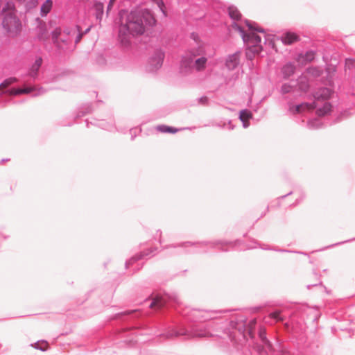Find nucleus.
<instances>
[{
	"mask_svg": "<svg viewBox=\"0 0 355 355\" xmlns=\"http://www.w3.org/2000/svg\"><path fill=\"white\" fill-rule=\"evenodd\" d=\"M345 242H346V241H342V242H340V243H338V244L344 243H345Z\"/></svg>",
	"mask_w": 355,
	"mask_h": 355,
	"instance_id": "e2e57ef3",
	"label": "nucleus"
},
{
	"mask_svg": "<svg viewBox=\"0 0 355 355\" xmlns=\"http://www.w3.org/2000/svg\"><path fill=\"white\" fill-rule=\"evenodd\" d=\"M355 67V60L351 59V58H347L345 60V68H348L349 69H351V68H353Z\"/></svg>",
	"mask_w": 355,
	"mask_h": 355,
	"instance_id": "c9c22d12",
	"label": "nucleus"
},
{
	"mask_svg": "<svg viewBox=\"0 0 355 355\" xmlns=\"http://www.w3.org/2000/svg\"><path fill=\"white\" fill-rule=\"evenodd\" d=\"M279 251H281V252H290L289 250H280Z\"/></svg>",
	"mask_w": 355,
	"mask_h": 355,
	"instance_id": "13d9d810",
	"label": "nucleus"
},
{
	"mask_svg": "<svg viewBox=\"0 0 355 355\" xmlns=\"http://www.w3.org/2000/svg\"><path fill=\"white\" fill-rule=\"evenodd\" d=\"M297 87L301 92H307L310 87L308 78L303 75L299 76L297 79Z\"/></svg>",
	"mask_w": 355,
	"mask_h": 355,
	"instance_id": "a211bd4d",
	"label": "nucleus"
},
{
	"mask_svg": "<svg viewBox=\"0 0 355 355\" xmlns=\"http://www.w3.org/2000/svg\"><path fill=\"white\" fill-rule=\"evenodd\" d=\"M194 35H195V34L193 33L191 34L192 37H193V38H194Z\"/></svg>",
	"mask_w": 355,
	"mask_h": 355,
	"instance_id": "0e129e2a",
	"label": "nucleus"
},
{
	"mask_svg": "<svg viewBox=\"0 0 355 355\" xmlns=\"http://www.w3.org/2000/svg\"><path fill=\"white\" fill-rule=\"evenodd\" d=\"M240 62V52L229 55L225 60V67L228 70L232 71L235 69L239 64Z\"/></svg>",
	"mask_w": 355,
	"mask_h": 355,
	"instance_id": "ddd939ff",
	"label": "nucleus"
},
{
	"mask_svg": "<svg viewBox=\"0 0 355 355\" xmlns=\"http://www.w3.org/2000/svg\"><path fill=\"white\" fill-rule=\"evenodd\" d=\"M78 31V26L67 27L63 30L60 27L55 28L51 32L52 41L55 46L60 51H72L70 45L72 39Z\"/></svg>",
	"mask_w": 355,
	"mask_h": 355,
	"instance_id": "7ed1b4c3",
	"label": "nucleus"
},
{
	"mask_svg": "<svg viewBox=\"0 0 355 355\" xmlns=\"http://www.w3.org/2000/svg\"><path fill=\"white\" fill-rule=\"evenodd\" d=\"M113 3H114V1L112 0H110L109 3L107 6V12H108L112 9V8L113 6Z\"/></svg>",
	"mask_w": 355,
	"mask_h": 355,
	"instance_id": "37998d69",
	"label": "nucleus"
},
{
	"mask_svg": "<svg viewBox=\"0 0 355 355\" xmlns=\"http://www.w3.org/2000/svg\"><path fill=\"white\" fill-rule=\"evenodd\" d=\"M164 59V52L161 49H156L154 55L149 60V71H155L162 66Z\"/></svg>",
	"mask_w": 355,
	"mask_h": 355,
	"instance_id": "1a4fd4ad",
	"label": "nucleus"
},
{
	"mask_svg": "<svg viewBox=\"0 0 355 355\" xmlns=\"http://www.w3.org/2000/svg\"><path fill=\"white\" fill-rule=\"evenodd\" d=\"M318 284H321V282H319L318 283H316V284H309L307 285V288L308 289H310L311 288L313 287V286H318Z\"/></svg>",
	"mask_w": 355,
	"mask_h": 355,
	"instance_id": "49530a36",
	"label": "nucleus"
},
{
	"mask_svg": "<svg viewBox=\"0 0 355 355\" xmlns=\"http://www.w3.org/2000/svg\"><path fill=\"white\" fill-rule=\"evenodd\" d=\"M259 337L262 343L261 346H257V352L259 355H272V347L266 337V331L264 327H261L259 328Z\"/></svg>",
	"mask_w": 355,
	"mask_h": 355,
	"instance_id": "0eeeda50",
	"label": "nucleus"
},
{
	"mask_svg": "<svg viewBox=\"0 0 355 355\" xmlns=\"http://www.w3.org/2000/svg\"><path fill=\"white\" fill-rule=\"evenodd\" d=\"M350 84L352 86V92L350 93L352 95L355 96V77L354 78V80L351 81Z\"/></svg>",
	"mask_w": 355,
	"mask_h": 355,
	"instance_id": "79ce46f5",
	"label": "nucleus"
},
{
	"mask_svg": "<svg viewBox=\"0 0 355 355\" xmlns=\"http://www.w3.org/2000/svg\"><path fill=\"white\" fill-rule=\"evenodd\" d=\"M256 320L255 319H253L250 322H249V325L252 326V325H255L256 324Z\"/></svg>",
	"mask_w": 355,
	"mask_h": 355,
	"instance_id": "09e8293b",
	"label": "nucleus"
},
{
	"mask_svg": "<svg viewBox=\"0 0 355 355\" xmlns=\"http://www.w3.org/2000/svg\"><path fill=\"white\" fill-rule=\"evenodd\" d=\"M97 125H98L99 127H101V128L103 129H106V130H108L110 131H111L113 128V127L112 125H105V122L103 121H101L98 122V124H96Z\"/></svg>",
	"mask_w": 355,
	"mask_h": 355,
	"instance_id": "4c0bfd02",
	"label": "nucleus"
},
{
	"mask_svg": "<svg viewBox=\"0 0 355 355\" xmlns=\"http://www.w3.org/2000/svg\"><path fill=\"white\" fill-rule=\"evenodd\" d=\"M241 323L239 324L237 327H235V328L238 329L239 331L243 332L245 330L246 327V321L245 320H241Z\"/></svg>",
	"mask_w": 355,
	"mask_h": 355,
	"instance_id": "58836bf2",
	"label": "nucleus"
},
{
	"mask_svg": "<svg viewBox=\"0 0 355 355\" xmlns=\"http://www.w3.org/2000/svg\"><path fill=\"white\" fill-rule=\"evenodd\" d=\"M189 245H190L191 246H193V245H194L195 244L191 243H190V242H187V243H182L181 245H184V246L187 247V246H188Z\"/></svg>",
	"mask_w": 355,
	"mask_h": 355,
	"instance_id": "de8ad7c7",
	"label": "nucleus"
},
{
	"mask_svg": "<svg viewBox=\"0 0 355 355\" xmlns=\"http://www.w3.org/2000/svg\"><path fill=\"white\" fill-rule=\"evenodd\" d=\"M246 26L250 31H254L259 33H264L265 31L262 28H256L257 24L255 22L251 21L250 20H245Z\"/></svg>",
	"mask_w": 355,
	"mask_h": 355,
	"instance_id": "c756f323",
	"label": "nucleus"
},
{
	"mask_svg": "<svg viewBox=\"0 0 355 355\" xmlns=\"http://www.w3.org/2000/svg\"><path fill=\"white\" fill-rule=\"evenodd\" d=\"M42 64V58L38 57L36 58L35 62L32 64L28 71V76L33 79H35L37 77L38 71Z\"/></svg>",
	"mask_w": 355,
	"mask_h": 355,
	"instance_id": "dca6fc26",
	"label": "nucleus"
},
{
	"mask_svg": "<svg viewBox=\"0 0 355 355\" xmlns=\"http://www.w3.org/2000/svg\"><path fill=\"white\" fill-rule=\"evenodd\" d=\"M246 121H244V122H243V125L244 128H247L248 126V124L246 123Z\"/></svg>",
	"mask_w": 355,
	"mask_h": 355,
	"instance_id": "3c124183",
	"label": "nucleus"
},
{
	"mask_svg": "<svg viewBox=\"0 0 355 355\" xmlns=\"http://www.w3.org/2000/svg\"><path fill=\"white\" fill-rule=\"evenodd\" d=\"M96 19L101 20L104 12V5L101 2H96L94 5Z\"/></svg>",
	"mask_w": 355,
	"mask_h": 355,
	"instance_id": "b1692460",
	"label": "nucleus"
},
{
	"mask_svg": "<svg viewBox=\"0 0 355 355\" xmlns=\"http://www.w3.org/2000/svg\"><path fill=\"white\" fill-rule=\"evenodd\" d=\"M269 318L271 320H273L275 322H282L285 320V318L281 315V312L279 311H275L270 313Z\"/></svg>",
	"mask_w": 355,
	"mask_h": 355,
	"instance_id": "cd10ccee",
	"label": "nucleus"
},
{
	"mask_svg": "<svg viewBox=\"0 0 355 355\" xmlns=\"http://www.w3.org/2000/svg\"><path fill=\"white\" fill-rule=\"evenodd\" d=\"M309 128L317 129L322 127L321 121L318 119H314L308 121L307 123Z\"/></svg>",
	"mask_w": 355,
	"mask_h": 355,
	"instance_id": "2f4dec72",
	"label": "nucleus"
},
{
	"mask_svg": "<svg viewBox=\"0 0 355 355\" xmlns=\"http://www.w3.org/2000/svg\"><path fill=\"white\" fill-rule=\"evenodd\" d=\"M37 25L35 28L36 37L40 41L45 42L49 38L46 24L39 18L37 19Z\"/></svg>",
	"mask_w": 355,
	"mask_h": 355,
	"instance_id": "f8f14e48",
	"label": "nucleus"
},
{
	"mask_svg": "<svg viewBox=\"0 0 355 355\" xmlns=\"http://www.w3.org/2000/svg\"><path fill=\"white\" fill-rule=\"evenodd\" d=\"M228 15L234 21V23H236L235 21H239L241 18V14L238 10V8L234 6H230L228 8Z\"/></svg>",
	"mask_w": 355,
	"mask_h": 355,
	"instance_id": "4be33fe9",
	"label": "nucleus"
},
{
	"mask_svg": "<svg viewBox=\"0 0 355 355\" xmlns=\"http://www.w3.org/2000/svg\"><path fill=\"white\" fill-rule=\"evenodd\" d=\"M157 130L164 133H175L178 132V129L165 125H159Z\"/></svg>",
	"mask_w": 355,
	"mask_h": 355,
	"instance_id": "c85d7f7f",
	"label": "nucleus"
},
{
	"mask_svg": "<svg viewBox=\"0 0 355 355\" xmlns=\"http://www.w3.org/2000/svg\"><path fill=\"white\" fill-rule=\"evenodd\" d=\"M295 71V66L292 62H288L284 64L282 69V73L284 78L286 79L291 76Z\"/></svg>",
	"mask_w": 355,
	"mask_h": 355,
	"instance_id": "6ab92c4d",
	"label": "nucleus"
},
{
	"mask_svg": "<svg viewBox=\"0 0 355 355\" xmlns=\"http://www.w3.org/2000/svg\"><path fill=\"white\" fill-rule=\"evenodd\" d=\"M197 54L184 55L182 57L180 71L184 75L191 73L194 69L193 59Z\"/></svg>",
	"mask_w": 355,
	"mask_h": 355,
	"instance_id": "6e6552de",
	"label": "nucleus"
},
{
	"mask_svg": "<svg viewBox=\"0 0 355 355\" xmlns=\"http://www.w3.org/2000/svg\"><path fill=\"white\" fill-rule=\"evenodd\" d=\"M46 91L44 89L43 87L39 88L33 94V96H37L43 94Z\"/></svg>",
	"mask_w": 355,
	"mask_h": 355,
	"instance_id": "a19ab883",
	"label": "nucleus"
},
{
	"mask_svg": "<svg viewBox=\"0 0 355 355\" xmlns=\"http://www.w3.org/2000/svg\"><path fill=\"white\" fill-rule=\"evenodd\" d=\"M37 4V0H31L29 2L26 3V8L28 9H31L33 7H35Z\"/></svg>",
	"mask_w": 355,
	"mask_h": 355,
	"instance_id": "ea45409f",
	"label": "nucleus"
},
{
	"mask_svg": "<svg viewBox=\"0 0 355 355\" xmlns=\"http://www.w3.org/2000/svg\"><path fill=\"white\" fill-rule=\"evenodd\" d=\"M2 26L11 36L17 35L21 31V24L16 15V9L12 1H8L2 8Z\"/></svg>",
	"mask_w": 355,
	"mask_h": 355,
	"instance_id": "f03ea898",
	"label": "nucleus"
},
{
	"mask_svg": "<svg viewBox=\"0 0 355 355\" xmlns=\"http://www.w3.org/2000/svg\"><path fill=\"white\" fill-rule=\"evenodd\" d=\"M152 252H153V251L151 250H148L146 252H141L140 254L132 257L130 259H129L128 261H127L125 262V267L128 268L130 265L133 264L135 261H137L139 259H141L146 256H149Z\"/></svg>",
	"mask_w": 355,
	"mask_h": 355,
	"instance_id": "412c9836",
	"label": "nucleus"
},
{
	"mask_svg": "<svg viewBox=\"0 0 355 355\" xmlns=\"http://www.w3.org/2000/svg\"><path fill=\"white\" fill-rule=\"evenodd\" d=\"M90 30V28H87L84 32H83V35L87 33Z\"/></svg>",
	"mask_w": 355,
	"mask_h": 355,
	"instance_id": "603ef678",
	"label": "nucleus"
},
{
	"mask_svg": "<svg viewBox=\"0 0 355 355\" xmlns=\"http://www.w3.org/2000/svg\"><path fill=\"white\" fill-rule=\"evenodd\" d=\"M234 324V321H233V320H232V321H231V325H232V327H234V324Z\"/></svg>",
	"mask_w": 355,
	"mask_h": 355,
	"instance_id": "052dcab7",
	"label": "nucleus"
},
{
	"mask_svg": "<svg viewBox=\"0 0 355 355\" xmlns=\"http://www.w3.org/2000/svg\"><path fill=\"white\" fill-rule=\"evenodd\" d=\"M331 105L329 103L326 102L322 107L317 109L316 114L319 116H323L331 111Z\"/></svg>",
	"mask_w": 355,
	"mask_h": 355,
	"instance_id": "bb28decb",
	"label": "nucleus"
},
{
	"mask_svg": "<svg viewBox=\"0 0 355 355\" xmlns=\"http://www.w3.org/2000/svg\"><path fill=\"white\" fill-rule=\"evenodd\" d=\"M332 90L327 87H320L316 90L313 96L315 101H325L330 98Z\"/></svg>",
	"mask_w": 355,
	"mask_h": 355,
	"instance_id": "4468645a",
	"label": "nucleus"
},
{
	"mask_svg": "<svg viewBox=\"0 0 355 355\" xmlns=\"http://www.w3.org/2000/svg\"><path fill=\"white\" fill-rule=\"evenodd\" d=\"M167 338L173 336H184L187 339L196 338H205L216 336L210 331V326L202 327L200 324H192L189 329L184 327H180L178 329H173L164 334Z\"/></svg>",
	"mask_w": 355,
	"mask_h": 355,
	"instance_id": "20e7f679",
	"label": "nucleus"
},
{
	"mask_svg": "<svg viewBox=\"0 0 355 355\" xmlns=\"http://www.w3.org/2000/svg\"><path fill=\"white\" fill-rule=\"evenodd\" d=\"M137 131V129H136V128L130 130V134L132 135V137H131L132 140L134 139V137L135 136Z\"/></svg>",
	"mask_w": 355,
	"mask_h": 355,
	"instance_id": "a18cd8bd",
	"label": "nucleus"
},
{
	"mask_svg": "<svg viewBox=\"0 0 355 355\" xmlns=\"http://www.w3.org/2000/svg\"><path fill=\"white\" fill-rule=\"evenodd\" d=\"M315 51L313 50L307 51L304 55V59L306 62H311L314 60Z\"/></svg>",
	"mask_w": 355,
	"mask_h": 355,
	"instance_id": "72a5a7b5",
	"label": "nucleus"
},
{
	"mask_svg": "<svg viewBox=\"0 0 355 355\" xmlns=\"http://www.w3.org/2000/svg\"><path fill=\"white\" fill-rule=\"evenodd\" d=\"M161 10L163 12V13L165 15V12L163 10V8H160Z\"/></svg>",
	"mask_w": 355,
	"mask_h": 355,
	"instance_id": "680f3d73",
	"label": "nucleus"
},
{
	"mask_svg": "<svg viewBox=\"0 0 355 355\" xmlns=\"http://www.w3.org/2000/svg\"><path fill=\"white\" fill-rule=\"evenodd\" d=\"M240 241H236L235 242H223V241H216V242H209L208 243L211 248L219 250L220 251H228L230 250H243V248H238L237 244H240Z\"/></svg>",
	"mask_w": 355,
	"mask_h": 355,
	"instance_id": "9d476101",
	"label": "nucleus"
},
{
	"mask_svg": "<svg viewBox=\"0 0 355 355\" xmlns=\"http://www.w3.org/2000/svg\"><path fill=\"white\" fill-rule=\"evenodd\" d=\"M90 112V107H87V112H86L85 113H88V112Z\"/></svg>",
	"mask_w": 355,
	"mask_h": 355,
	"instance_id": "4d7b16f0",
	"label": "nucleus"
},
{
	"mask_svg": "<svg viewBox=\"0 0 355 355\" xmlns=\"http://www.w3.org/2000/svg\"><path fill=\"white\" fill-rule=\"evenodd\" d=\"M306 72L314 78L320 77L323 73V70L319 67H310L307 68Z\"/></svg>",
	"mask_w": 355,
	"mask_h": 355,
	"instance_id": "a878e982",
	"label": "nucleus"
},
{
	"mask_svg": "<svg viewBox=\"0 0 355 355\" xmlns=\"http://www.w3.org/2000/svg\"><path fill=\"white\" fill-rule=\"evenodd\" d=\"M294 91V87L290 83H284L281 87V93L286 94Z\"/></svg>",
	"mask_w": 355,
	"mask_h": 355,
	"instance_id": "473e14b6",
	"label": "nucleus"
},
{
	"mask_svg": "<svg viewBox=\"0 0 355 355\" xmlns=\"http://www.w3.org/2000/svg\"><path fill=\"white\" fill-rule=\"evenodd\" d=\"M317 107L316 102L312 103H302L300 105L294 106L292 103H288V111L293 114H295L297 113H301L304 110H313L315 109Z\"/></svg>",
	"mask_w": 355,
	"mask_h": 355,
	"instance_id": "9b49d317",
	"label": "nucleus"
},
{
	"mask_svg": "<svg viewBox=\"0 0 355 355\" xmlns=\"http://www.w3.org/2000/svg\"><path fill=\"white\" fill-rule=\"evenodd\" d=\"M189 252H201V251H200V250H197V249H196V248H195V249H193V250H191V251H189Z\"/></svg>",
	"mask_w": 355,
	"mask_h": 355,
	"instance_id": "8fccbe9b",
	"label": "nucleus"
},
{
	"mask_svg": "<svg viewBox=\"0 0 355 355\" xmlns=\"http://www.w3.org/2000/svg\"><path fill=\"white\" fill-rule=\"evenodd\" d=\"M208 101V98L206 96H202L199 98V101L201 103H206Z\"/></svg>",
	"mask_w": 355,
	"mask_h": 355,
	"instance_id": "c03bdc74",
	"label": "nucleus"
},
{
	"mask_svg": "<svg viewBox=\"0 0 355 355\" xmlns=\"http://www.w3.org/2000/svg\"><path fill=\"white\" fill-rule=\"evenodd\" d=\"M166 300L164 297L157 296L153 299L149 306L150 308L161 309L166 305Z\"/></svg>",
	"mask_w": 355,
	"mask_h": 355,
	"instance_id": "5701e85b",
	"label": "nucleus"
},
{
	"mask_svg": "<svg viewBox=\"0 0 355 355\" xmlns=\"http://www.w3.org/2000/svg\"><path fill=\"white\" fill-rule=\"evenodd\" d=\"M17 1L20 3H24V2H26V0H17Z\"/></svg>",
	"mask_w": 355,
	"mask_h": 355,
	"instance_id": "5fc2aeb1",
	"label": "nucleus"
},
{
	"mask_svg": "<svg viewBox=\"0 0 355 355\" xmlns=\"http://www.w3.org/2000/svg\"><path fill=\"white\" fill-rule=\"evenodd\" d=\"M33 92H35V87H26L24 88H17V89H10L5 91L3 93L8 94L9 95H19L24 94H29Z\"/></svg>",
	"mask_w": 355,
	"mask_h": 355,
	"instance_id": "f3484780",
	"label": "nucleus"
},
{
	"mask_svg": "<svg viewBox=\"0 0 355 355\" xmlns=\"http://www.w3.org/2000/svg\"><path fill=\"white\" fill-rule=\"evenodd\" d=\"M48 343L46 341H42V345H40L38 343L34 344L35 349L44 352L47 349Z\"/></svg>",
	"mask_w": 355,
	"mask_h": 355,
	"instance_id": "f704fd0d",
	"label": "nucleus"
},
{
	"mask_svg": "<svg viewBox=\"0 0 355 355\" xmlns=\"http://www.w3.org/2000/svg\"><path fill=\"white\" fill-rule=\"evenodd\" d=\"M134 311H135L134 310H132V311H128L127 313H128V314H130V313H133Z\"/></svg>",
	"mask_w": 355,
	"mask_h": 355,
	"instance_id": "bf43d9fd",
	"label": "nucleus"
},
{
	"mask_svg": "<svg viewBox=\"0 0 355 355\" xmlns=\"http://www.w3.org/2000/svg\"><path fill=\"white\" fill-rule=\"evenodd\" d=\"M156 20L148 9L137 8L132 10L122 21L119 28V39L125 46L130 44V37L142 35L146 26H153Z\"/></svg>",
	"mask_w": 355,
	"mask_h": 355,
	"instance_id": "f257e3e1",
	"label": "nucleus"
},
{
	"mask_svg": "<svg viewBox=\"0 0 355 355\" xmlns=\"http://www.w3.org/2000/svg\"><path fill=\"white\" fill-rule=\"evenodd\" d=\"M232 27L240 33L245 44L251 45L253 49H254V47H259V44L261 42L260 36L254 32L246 33L243 28L236 23H233Z\"/></svg>",
	"mask_w": 355,
	"mask_h": 355,
	"instance_id": "423d86ee",
	"label": "nucleus"
},
{
	"mask_svg": "<svg viewBox=\"0 0 355 355\" xmlns=\"http://www.w3.org/2000/svg\"><path fill=\"white\" fill-rule=\"evenodd\" d=\"M74 36H76L75 40H74L75 44H77L80 41L81 38L83 36V32H81V29L79 26H78V31L76 32V34Z\"/></svg>",
	"mask_w": 355,
	"mask_h": 355,
	"instance_id": "e433bc0d",
	"label": "nucleus"
},
{
	"mask_svg": "<svg viewBox=\"0 0 355 355\" xmlns=\"http://www.w3.org/2000/svg\"><path fill=\"white\" fill-rule=\"evenodd\" d=\"M207 62V58L204 56L193 60L194 69L198 72L203 71L206 68Z\"/></svg>",
	"mask_w": 355,
	"mask_h": 355,
	"instance_id": "aec40b11",
	"label": "nucleus"
},
{
	"mask_svg": "<svg viewBox=\"0 0 355 355\" xmlns=\"http://www.w3.org/2000/svg\"><path fill=\"white\" fill-rule=\"evenodd\" d=\"M250 118H252V114L248 110H243L240 112L239 119L242 122L248 121Z\"/></svg>",
	"mask_w": 355,
	"mask_h": 355,
	"instance_id": "7c9ffc66",
	"label": "nucleus"
},
{
	"mask_svg": "<svg viewBox=\"0 0 355 355\" xmlns=\"http://www.w3.org/2000/svg\"><path fill=\"white\" fill-rule=\"evenodd\" d=\"M261 248L263 250H272L271 248H265V247H261Z\"/></svg>",
	"mask_w": 355,
	"mask_h": 355,
	"instance_id": "6e6d98bb",
	"label": "nucleus"
},
{
	"mask_svg": "<svg viewBox=\"0 0 355 355\" xmlns=\"http://www.w3.org/2000/svg\"><path fill=\"white\" fill-rule=\"evenodd\" d=\"M53 6V2L51 0H46V1L42 5L40 8L41 16H46L50 12Z\"/></svg>",
	"mask_w": 355,
	"mask_h": 355,
	"instance_id": "393cba45",
	"label": "nucleus"
},
{
	"mask_svg": "<svg viewBox=\"0 0 355 355\" xmlns=\"http://www.w3.org/2000/svg\"><path fill=\"white\" fill-rule=\"evenodd\" d=\"M216 311H208L203 309H191L186 307L182 314L189 320L193 322H203L216 318Z\"/></svg>",
	"mask_w": 355,
	"mask_h": 355,
	"instance_id": "39448f33",
	"label": "nucleus"
},
{
	"mask_svg": "<svg viewBox=\"0 0 355 355\" xmlns=\"http://www.w3.org/2000/svg\"><path fill=\"white\" fill-rule=\"evenodd\" d=\"M281 40L285 45H291L299 40V36L292 32H286L281 36Z\"/></svg>",
	"mask_w": 355,
	"mask_h": 355,
	"instance_id": "2eb2a0df",
	"label": "nucleus"
},
{
	"mask_svg": "<svg viewBox=\"0 0 355 355\" xmlns=\"http://www.w3.org/2000/svg\"><path fill=\"white\" fill-rule=\"evenodd\" d=\"M291 193H292V192H289L288 194H286V195H285V196H282L281 198H284L286 196H288V195L291 194Z\"/></svg>",
	"mask_w": 355,
	"mask_h": 355,
	"instance_id": "864d4df0",
	"label": "nucleus"
}]
</instances>
